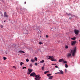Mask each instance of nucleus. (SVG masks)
<instances>
[{
	"label": "nucleus",
	"mask_w": 80,
	"mask_h": 80,
	"mask_svg": "<svg viewBox=\"0 0 80 80\" xmlns=\"http://www.w3.org/2000/svg\"><path fill=\"white\" fill-rule=\"evenodd\" d=\"M31 73V72H28L27 73V74H28V75H30V74Z\"/></svg>",
	"instance_id": "bb28decb"
},
{
	"label": "nucleus",
	"mask_w": 80,
	"mask_h": 80,
	"mask_svg": "<svg viewBox=\"0 0 80 80\" xmlns=\"http://www.w3.org/2000/svg\"><path fill=\"white\" fill-rule=\"evenodd\" d=\"M1 15H2V16H3V14H1Z\"/></svg>",
	"instance_id": "58836bf2"
},
{
	"label": "nucleus",
	"mask_w": 80,
	"mask_h": 80,
	"mask_svg": "<svg viewBox=\"0 0 80 80\" xmlns=\"http://www.w3.org/2000/svg\"><path fill=\"white\" fill-rule=\"evenodd\" d=\"M76 42H77L75 41L71 42V45H75V43H76Z\"/></svg>",
	"instance_id": "20e7f679"
},
{
	"label": "nucleus",
	"mask_w": 80,
	"mask_h": 80,
	"mask_svg": "<svg viewBox=\"0 0 80 80\" xmlns=\"http://www.w3.org/2000/svg\"><path fill=\"white\" fill-rule=\"evenodd\" d=\"M13 68H16V67L15 66H13Z\"/></svg>",
	"instance_id": "c9c22d12"
},
{
	"label": "nucleus",
	"mask_w": 80,
	"mask_h": 80,
	"mask_svg": "<svg viewBox=\"0 0 80 80\" xmlns=\"http://www.w3.org/2000/svg\"><path fill=\"white\" fill-rule=\"evenodd\" d=\"M25 68H26L25 67H22V69H24Z\"/></svg>",
	"instance_id": "5701e85b"
},
{
	"label": "nucleus",
	"mask_w": 80,
	"mask_h": 80,
	"mask_svg": "<svg viewBox=\"0 0 80 80\" xmlns=\"http://www.w3.org/2000/svg\"><path fill=\"white\" fill-rule=\"evenodd\" d=\"M52 65H54L53 64H52Z\"/></svg>",
	"instance_id": "79ce46f5"
},
{
	"label": "nucleus",
	"mask_w": 80,
	"mask_h": 80,
	"mask_svg": "<svg viewBox=\"0 0 80 80\" xmlns=\"http://www.w3.org/2000/svg\"><path fill=\"white\" fill-rule=\"evenodd\" d=\"M18 52H19V53H25V52H24V51H23L22 50L19 51H18Z\"/></svg>",
	"instance_id": "f8f14e48"
},
{
	"label": "nucleus",
	"mask_w": 80,
	"mask_h": 80,
	"mask_svg": "<svg viewBox=\"0 0 80 80\" xmlns=\"http://www.w3.org/2000/svg\"><path fill=\"white\" fill-rule=\"evenodd\" d=\"M26 62H29V60L27 58V59H26Z\"/></svg>",
	"instance_id": "aec40b11"
},
{
	"label": "nucleus",
	"mask_w": 80,
	"mask_h": 80,
	"mask_svg": "<svg viewBox=\"0 0 80 80\" xmlns=\"http://www.w3.org/2000/svg\"><path fill=\"white\" fill-rule=\"evenodd\" d=\"M47 58H49V57H48V56H47Z\"/></svg>",
	"instance_id": "e433bc0d"
},
{
	"label": "nucleus",
	"mask_w": 80,
	"mask_h": 80,
	"mask_svg": "<svg viewBox=\"0 0 80 80\" xmlns=\"http://www.w3.org/2000/svg\"><path fill=\"white\" fill-rule=\"evenodd\" d=\"M70 50L71 53H72V56L74 57V56H75V53H76V52L77 51V48H76V47H74L72 50L71 49Z\"/></svg>",
	"instance_id": "f03ea898"
},
{
	"label": "nucleus",
	"mask_w": 80,
	"mask_h": 80,
	"mask_svg": "<svg viewBox=\"0 0 80 80\" xmlns=\"http://www.w3.org/2000/svg\"><path fill=\"white\" fill-rule=\"evenodd\" d=\"M71 19V18H70L69 19Z\"/></svg>",
	"instance_id": "ea45409f"
},
{
	"label": "nucleus",
	"mask_w": 80,
	"mask_h": 80,
	"mask_svg": "<svg viewBox=\"0 0 80 80\" xmlns=\"http://www.w3.org/2000/svg\"><path fill=\"white\" fill-rule=\"evenodd\" d=\"M48 57H49V58H48V59H50V58H51V61H56V62L57 61V60L52 58L53 56H48Z\"/></svg>",
	"instance_id": "7ed1b4c3"
},
{
	"label": "nucleus",
	"mask_w": 80,
	"mask_h": 80,
	"mask_svg": "<svg viewBox=\"0 0 80 80\" xmlns=\"http://www.w3.org/2000/svg\"><path fill=\"white\" fill-rule=\"evenodd\" d=\"M63 62L64 63H67V61H63Z\"/></svg>",
	"instance_id": "6ab92c4d"
},
{
	"label": "nucleus",
	"mask_w": 80,
	"mask_h": 80,
	"mask_svg": "<svg viewBox=\"0 0 80 80\" xmlns=\"http://www.w3.org/2000/svg\"><path fill=\"white\" fill-rule=\"evenodd\" d=\"M49 71H45V72H44V74H47V73H49Z\"/></svg>",
	"instance_id": "ddd939ff"
},
{
	"label": "nucleus",
	"mask_w": 80,
	"mask_h": 80,
	"mask_svg": "<svg viewBox=\"0 0 80 80\" xmlns=\"http://www.w3.org/2000/svg\"><path fill=\"white\" fill-rule=\"evenodd\" d=\"M30 76H32V77H35V79L36 80H39L40 79V77H39L40 75H36V74H35V72H32L31 73L30 75Z\"/></svg>",
	"instance_id": "f257e3e1"
},
{
	"label": "nucleus",
	"mask_w": 80,
	"mask_h": 80,
	"mask_svg": "<svg viewBox=\"0 0 80 80\" xmlns=\"http://www.w3.org/2000/svg\"><path fill=\"white\" fill-rule=\"evenodd\" d=\"M6 21H4V22H5Z\"/></svg>",
	"instance_id": "a19ab883"
},
{
	"label": "nucleus",
	"mask_w": 80,
	"mask_h": 80,
	"mask_svg": "<svg viewBox=\"0 0 80 80\" xmlns=\"http://www.w3.org/2000/svg\"><path fill=\"white\" fill-rule=\"evenodd\" d=\"M53 77V76H49V79L50 80H51V79H52V78Z\"/></svg>",
	"instance_id": "9b49d317"
},
{
	"label": "nucleus",
	"mask_w": 80,
	"mask_h": 80,
	"mask_svg": "<svg viewBox=\"0 0 80 80\" xmlns=\"http://www.w3.org/2000/svg\"><path fill=\"white\" fill-rule=\"evenodd\" d=\"M35 65L37 66V65H38V63H37V62H36L35 63Z\"/></svg>",
	"instance_id": "cd10ccee"
},
{
	"label": "nucleus",
	"mask_w": 80,
	"mask_h": 80,
	"mask_svg": "<svg viewBox=\"0 0 80 80\" xmlns=\"http://www.w3.org/2000/svg\"><path fill=\"white\" fill-rule=\"evenodd\" d=\"M67 56L68 58H69V57H71V56H72V54H71V53H68Z\"/></svg>",
	"instance_id": "423d86ee"
},
{
	"label": "nucleus",
	"mask_w": 80,
	"mask_h": 80,
	"mask_svg": "<svg viewBox=\"0 0 80 80\" xmlns=\"http://www.w3.org/2000/svg\"><path fill=\"white\" fill-rule=\"evenodd\" d=\"M65 67H66V68H68V65H67V64H65Z\"/></svg>",
	"instance_id": "4be33fe9"
},
{
	"label": "nucleus",
	"mask_w": 80,
	"mask_h": 80,
	"mask_svg": "<svg viewBox=\"0 0 80 80\" xmlns=\"http://www.w3.org/2000/svg\"><path fill=\"white\" fill-rule=\"evenodd\" d=\"M28 72H30V73H32V70L31 69H28Z\"/></svg>",
	"instance_id": "1a4fd4ad"
},
{
	"label": "nucleus",
	"mask_w": 80,
	"mask_h": 80,
	"mask_svg": "<svg viewBox=\"0 0 80 80\" xmlns=\"http://www.w3.org/2000/svg\"><path fill=\"white\" fill-rule=\"evenodd\" d=\"M68 48V46L67 45H66L65 46V48H66L67 49V48Z\"/></svg>",
	"instance_id": "f3484780"
},
{
	"label": "nucleus",
	"mask_w": 80,
	"mask_h": 80,
	"mask_svg": "<svg viewBox=\"0 0 80 80\" xmlns=\"http://www.w3.org/2000/svg\"><path fill=\"white\" fill-rule=\"evenodd\" d=\"M35 60H36V61H37V58L36 57L35 58Z\"/></svg>",
	"instance_id": "393cba45"
},
{
	"label": "nucleus",
	"mask_w": 80,
	"mask_h": 80,
	"mask_svg": "<svg viewBox=\"0 0 80 80\" xmlns=\"http://www.w3.org/2000/svg\"><path fill=\"white\" fill-rule=\"evenodd\" d=\"M75 39H76V38H75V37H74V38H71V39L72 40H75Z\"/></svg>",
	"instance_id": "4468645a"
},
{
	"label": "nucleus",
	"mask_w": 80,
	"mask_h": 80,
	"mask_svg": "<svg viewBox=\"0 0 80 80\" xmlns=\"http://www.w3.org/2000/svg\"><path fill=\"white\" fill-rule=\"evenodd\" d=\"M60 72L59 73H61V74H63V71L62 70H59Z\"/></svg>",
	"instance_id": "9d476101"
},
{
	"label": "nucleus",
	"mask_w": 80,
	"mask_h": 80,
	"mask_svg": "<svg viewBox=\"0 0 80 80\" xmlns=\"http://www.w3.org/2000/svg\"><path fill=\"white\" fill-rule=\"evenodd\" d=\"M44 67L43 66L42 68V70H44Z\"/></svg>",
	"instance_id": "412c9836"
},
{
	"label": "nucleus",
	"mask_w": 80,
	"mask_h": 80,
	"mask_svg": "<svg viewBox=\"0 0 80 80\" xmlns=\"http://www.w3.org/2000/svg\"><path fill=\"white\" fill-rule=\"evenodd\" d=\"M30 66L31 67H32V64H30Z\"/></svg>",
	"instance_id": "c756f323"
},
{
	"label": "nucleus",
	"mask_w": 80,
	"mask_h": 80,
	"mask_svg": "<svg viewBox=\"0 0 80 80\" xmlns=\"http://www.w3.org/2000/svg\"><path fill=\"white\" fill-rule=\"evenodd\" d=\"M31 61L32 62H35V60L33 59H31Z\"/></svg>",
	"instance_id": "2eb2a0df"
},
{
	"label": "nucleus",
	"mask_w": 80,
	"mask_h": 80,
	"mask_svg": "<svg viewBox=\"0 0 80 80\" xmlns=\"http://www.w3.org/2000/svg\"><path fill=\"white\" fill-rule=\"evenodd\" d=\"M3 59H4V60H6V59H7V58H6L5 57H4Z\"/></svg>",
	"instance_id": "a878e982"
},
{
	"label": "nucleus",
	"mask_w": 80,
	"mask_h": 80,
	"mask_svg": "<svg viewBox=\"0 0 80 80\" xmlns=\"http://www.w3.org/2000/svg\"><path fill=\"white\" fill-rule=\"evenodd\" d=\"M50 75H51V74H47V76H48V77H49V76H50Z\"/></svg>",
	"instance_id": "b1692460"
},
{
	"label": "nucleus",
	"mask_w": 80,
	"mask_h": 80,
	"mask_svg": "<svg viewBox=\"0 0 80 80\" xmlns=\"http://www.w3.org/2000/svg\"><path fill=\"white\" fill-rule=\"evenodd\" d=\"M58 73H60V72H58L57 73H55V74H58Z\"/></svg>",
	"instance_id": "72a5a7b5"
},
{
	"label": "nucleus",
	"mask_w": 80,
	"mask_h": 80,
	"mask_svg": "<svg viewBox=\"0 0 80 80\" xmlns=\"http://www.w3.org/2000/svg\"><path fill=\"white\" fill-rule=\"evenodd\" d=\"M46 38H48V35H46Z\"/></svg>",
	"instance_id": "7c9ffc66"
},
{
	"label": "nucleus",
	"mask_w": 80,
	"mask_h": 80,
	"mask_svg": "<svg viewBox=\"0 0 80 80\" xmlns=\"http://www.w3.org/2000/svg\"><path fill=\"white\" fill-rule=\"evenodd\" d=\"M0 27L1 28H3V25H1Z\"/></svg>",
	"instance_id": "c85d7f7f"
},
{
	"label": "nucleus",
	"mask_w": 80,
	"mask_h": 80,
	"mask_svg": "<svg viewBox=\"0 0 80 80\" xmlns=\"http://www.w3.org/2000/svg\"><path fill=\"white\" fill-rule=\"evenodd\" d=\"M24 4H26V2H25Z\"/></svg>",
	"instance_id": "4c0bfd02"
},
{
	"label": "nucleus",
	"mask_w": 80,
	"mask_h": 80,
	"mask_svg": "<svg viewBox=\"0 0 80 80\" xmlns=\"http://www.w3.org/2000/svg\"><path fill=\"white\" fill-rule=\"evenodd\" d=\"M44 62V60H42V61H40V63H43Z\"/></svg>",
	"instance_id": "a211bd4d"
},
{
	"label": "nucleus",
	"mask_w": 80,
	"mask_h": 80,
	"mask_svg": "<svg viewBox=\"0 0 80 80\" xmlns=\"http://www.w3.org/2000/svg\"><path fill=\"white\" fill-rule=\"evenodd\" d=\"M42 44V42H39V44H40V45H41Z\"/></svg>",
	"instance_id": "473e14b6"
},
{
	"label": "nucleus",
	"mask_w": 80,
	"mask_h": 80,
	"mask_svg": "<svg viewBox=\"0 0 80 80\" xmlns=\"http://www.w3.org/2000/svg\"><path fill=\"white\" fill-rule=\"evenodd\" d=\"M67 15H71V14L69 13V14H68V13H67Z\"/></svg>",
	"instance_id": "2f4dec72"
},
{
	"label": "nucleus",
	"mask_w": 80,
	"mask_h": 80,
	"mask_svg": "<svg viewBox=\"0 0 80 80\" xmlns=\"http://www.w3.org/2000/svg\"><path fill=\"white\" fill-rule=\"evenodd\" d=\"M78 30H74V33L76 34V35H78Z\"/></svg>",
	"instance_id": "39448f33"
},
{
	"label": "nucleus",
	"mask_w": 80,
	"mask_h": 80,
	"mask_svg": "<svg viewBox=\"0 0 80 80\" xmlns=\"http://www.w3.org/2000/svg\"><path fill=\"white\" fill-rule=\"evenodd\" d=\"M4 17H8V16L7 15V13L6 12H4Z\"/></svg>",
	"instance_id": "0eeeda50"
},
{
	"label": "nucleus",
	"mask_w": 80,
	"mask_h": 80,
	"mask_svg": "<svg viewBox=\"0 0 80 80\" xmlns=\"http://www.w3.org/2000/svg\"><path fill=\"white\" fill-rule=\"evenodd\" d=\"M64 61V60L63 59H61L59 60V62H63Z\"/></svg>",
	"instance_id": "6e6552de"
},
{
	"label": "nucleus",
	"mask_w": 80,
	"mask_h": 80,
	"mask_svg": "<svg viewBox=\"0 0 80 80\" xmlns=\"http://www.w3.org/2000/svg\"><path fill=\"white\" fill-rule=\"evenodd\" d=\"M55 67L56 68H58V66H55Z\"/></svg>",
	"instance_id": "f704fd0d"
},
{
	"label": "nucleus",
	"mask_w": 80,
	"mask_h": 80,
	"mask_svg": "<svg viewBox=\"0 0 80 80\" xmlns=\"http://www.w3.org/2000/svg\"><path fill=\"white\" fill-rule=\"evenodd\" d=\"M23 64H24V63H23V62H21L20 63V65L22 66V65H23Z\"/></svg>",
	"instance_id": "dca6fc26"
}]
</instances>
